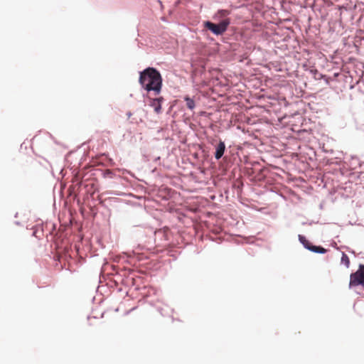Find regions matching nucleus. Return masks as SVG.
Instances as JSON below:
<instances>
[{"instance_id": "1", "label": "nucleus", "mask_w": 364, "mask_h": 364, "mask_svg": "<svg viewBox=\"0 0 364 364\" xmlns=\"http://www.w3.org/2000/svg\"><path fill=\"white\" fill-rule=\"evenodd\" d=\"M139 82L147 92L154 91L159 95L161 90L162 77L160 72L149 67L139 73Z\"/></svg>"}, {"instance_id": "2", "label": "nucleus", "mask_w": 364, "mask_h": 364, "mask_svg": "<svg viewBox=\"0 0 364 364\" xmlns=\"http://www.w3.org/2000/svg\"><path fill=\"white\" fill-rule=\"evenodd\" d=\"M230 24V19L225 18L220 21L218 23L206 21L204 22V27L211 31L215 36L223 35L227 30Z\"/></svg>"}, {"instance_id": "3", "label": "nucleus", "mask_w": 364, "mask_h": 364, "mask_svg": "<svg viewBox=\"0 0 364 364\" xmlns=\"http://www.w3.org/2000/svg\"><path fill=\"white\" fill-rule=\"evenodd\" d=\"M361 285L364 287V264H360L358 270L350 276L349 287Z\"/></svg>"}, {"instance_id": "4", "label": "nucleus", "mask_w": 364, "mask_h": 364, "mask_svg": "<svg viewBox=\"0 0 364 364\" xmlns=\"http://www.w3.org/2000/svg\"><path fill=\"white\" fill-rule=\"evenodd\" d=\"M298 238L299 242L302 244L304 247L312 252L318 254H325L327 252V250L322 246H316L311 244L304 235H299Z\"/></svg>"}, {"instance_id": "5", "label": "nucleus", "mask_w": 364, "mask_h": 364, "mask_svg": "<svg viewBox=\"0 0 364 364\" xmlns=\"http://www.w3.org/2000/svg\"><path fill=\"white\" fill-rule=\"evenodd\" d=\"M225 151V142L222 140H220L218 144L217 145L215 148V152L214 154V156L215 159L219 160L224 155Z\"/></svg>"}, {"instance_id": "6", "label": "nucleus", "mask_w": 364, "mask_h": 364, "mask_svg": "<svg viewBox=\"0 0 364 364\" xmlns=\"http://www.w3.org/2000/svg\"><path fill=\"white\" fill-rule=\"evenodd\" d=\"M163 97H158L155 99H152L150 102L149 105L154 108V111L159 114L161 111V102L163 101Z\"/></svg>"}, {"instance_id": "7", "label": "nucleus", "mask_w": 364, "mask_h": 364, "mask_svg": "<svg viewBox=\"0 0 364 364\" xmlns=\"http://www.w3.org/2000/svg\"><path fill=\"white\" fill-rule=\"evenodd\" d=\"M230 11L226 9H220L218 11V12L215 14L214 18L219 19L220 18H225L228 15H229Z\"/></svg>"}, {"instance_id": "8", "label": "nucleus", "mask_w": 364, "mask_h": 364, "mask_svg": "<svg viewBox=\"0 0 364 364\" xmlns=\"http://www.w3.org/2000/svg\"><path fill=\"white\" fill-rule=\"evenodd\" d=\"M184 100L186 101V107L189 109L193 110L195 108V101L192 98L189 97L188 96H186L184 97Z\"/></svg>"}, {"instance_id": "9", "label": "nucleus", "mask_w": 364, "mask_h": 364, "mask_svg": "<svg viewBox=\"0 0 364 364\" xmlns=\"http://www.w3.org/2000/svg\"><path fill=\"white\" fill-rule=\"evenodd\" d=\"M341 262V264H344L347 268L349 267L350 260H349L348 255L344 252H342Z\"/></svg>"}, {"instance_id": "10", "label": "nucleus", "mask_w": 364, "mask_h": 364, "mask_svg": "<svg viewBox=\"0 0 364 364\" xmlns=\"http://www.w3.org/2000/svg\"><path fill=\"white\" fill-rule=\"evenodd\" d=\"M132 112H128L127 113V116L128 117V118H129V117L132 116Z\"/></svg>"}]
</instances>
